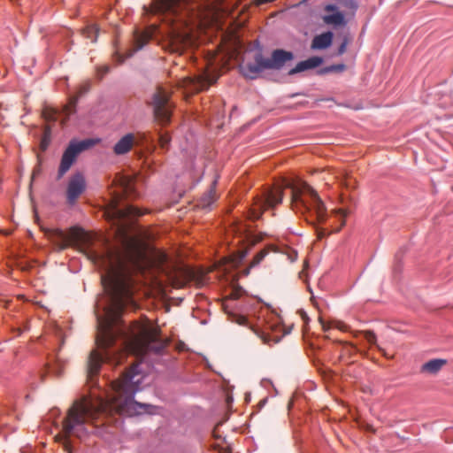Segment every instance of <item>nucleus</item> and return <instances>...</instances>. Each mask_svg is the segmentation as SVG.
Segmentation results:
<instances>
[{"label":"nucleus","instance_id":"29","mask_svg":"<svg viewBox=\"0 0 453 453\" xmlns=\"http://www.w3.org/2000/svg\"><path fill=\"white\" fill-rule=\"evenodd\" d=\"M335 213H336L337 215H339V216H340V218H341V221H342V222H341L340 226H339V227H337V228L334 230V232H339V231H340V229H341V228L344 226V224H345V218L347 217V215H348L349 211H348L346 209H339V210H337V211H335Z\"/></svg>","mask_w":453,"mask_h":453},{"label":"nucleus","instance_id":"37","mask_svg":"<svg viewBox=\"0 0 453 453\" xmlns=\"http://www.w3.org/2000/svg\"><path fill=\"white\" fill-rule=\"evenodd\" d=\"M41 173V167L38 165L36 166L33 171V178H35L36 175L40 174Z\"/></svg>","mask_w":453,"mask_h":453},{"label":"nucleus","instance_id":"4","mask_svg":"<svg viewBox=\"0 0 453 453\" xmlns=\"http://www.w3.org/2000/svg\"><path fill=\"white\" fill-rule=\"evenodd\" d=\"M203 0H153L152 12L169 19L171 25L188 26L189 18L202 8Z\"/></svg>","mask_w":453,"mask_h":453},{"label":"nucleus","instance_id":"31","mask_svg":"<svg viewBox=\"0 0 453 453\" xmlns=\"http://www.w3.org/2000/svg\"><path fill=\"white\" fill-rule=\"evenodd\" d=\"M111 70L109 65L98 66L96 68V74L99 80H102Z\"/></svg>","mask_w":453,"mask_h":453},{"label":"nucleus","instance_id":"17","mask_svg":"<svg viewBox=\"0 0 453 453\" xmlns=\"http://www.w3.org/2000/svg\"><path fill=\"white\" fill-rule=\"evenodd\" d=\"M104 323L105 324L107 323L109 325L108 326L114 335V342H113L112 346L111 347V350L117 351L118 358L120 360V356H121L120 349L115 348V344H116L117 338H118L119 334H121V332H118L117 330L113 329V327L111 326V321L108 318H97V327H98L97 336L100 335V331H101L102 327L104 326Z\"/></svg>","mask_w":453,"mask_h":453},{"label":"nucleus","instance_id":"3","mask_svg":"<svg viewBox=\"0 0 453 453\" xmlns=\"http://www.w3.org/2000/svg\"><path fill=\"white\" fill-rule=\"evenodd\" d=\"M292 191V203L301 206L308 215V222L311 225L323 224L326 221L327 213L324 202L313 188L304 181L286 184Z\"/></svg>","mask_w":453,"mask_h":453},{"label":"nucleus","instance_id":"43","mask_svg":"<svg viewBox=\"0 0 453 453\" xmlns=\"http://www.w3.org/2000/svg\"><path fill=\"white\" fill-rule=\"evenodd\" d=\"M1 233H2V235L6 234L4 229L1 230Z\"/></svg>","mask_w":453,"mask_h":453},{"label":"nucleus","instance_id":"30","mask_svg":"<svg viewBox=\"0 0 453 453\" xmlns=\"http://www.w3.org/2000/svg\"><path fill=\"white\" fill-rule=\"evenodd\" d=\"M349 42V38L348 35H344L342 38V42L337 50V53H336L337 56H342V54L345 53Z\"/></svg>","mask_w":453,"mask_h":453},{"label":"nucleus","instance_id":"13","mask_svg":"<svg viewBox=\"0 0 453 453\" xmlns=\"http://www.w3.org/2000/svg\"><path fill=\"white\" fill-rule=\"evenodd\" d=\"M283 198V191L280 188L267 190L264 199L260 202V207L266 209L267 207H274L281 203Z\"/></svg>","mask_w":453,"mask_h":453},{"label":"nucleus","instance_id":"28","mask_svg":"<svg viewBox=\"0 0 453 453\" xmlns=\"http://www.w3.org/2000/svg\"><path fill=\"white\" fill-rule=\"evenodd\" d=\"M50 142V131H46L44 134H43V136L41 140V144H40V147H41V150L42 151L46 150L47 148L49 147V144Z\"/></svg>","mask_w":453,"mask_h":453},{"label":"nucleus","instance_id":"23","mask_svg":"<svg viewBox=\"0 0 453 453\" xmlns=\"http://www.w3.org/2000/svg\"><path fill=\"white\" fill-rule=\"evenodd\" d=\"M89 89H90V82L89 81H86V82L82 83L81 85H80L75 92V95L73 97V104H76L81 96H83L89 91Z\"/></svg>","mask_w":453,"mask_h":453},{"label":"nucleus","instance_id":"22","mask_svg":"<svg viewBox=\"0 0 453 453\" xmlns=\"http://www.w3.org/2000/svg\"><path fill=\"white\" fill-rule=\"evenodd\" d=\"M214 188L213 187L211 188L209 191H207L201 198L200 200V205L203 208H210L211 205L213 203L215 198H214Z\"/></svg>","mask_w":453,"mask_h":453},{"label":"nucleus","instance_id":"16","mask_svg":"<svg viewBox=\"0 0 453 453\" xmlns=\"http://www.w3.org/2000/svg\"><path fill=\"white\" fill-rule=\"evenodd\" d=\"M447 363L446 359L434 358L424 363L420 368L421 372H428L430 374H436L441 371L442 366Z\"/></svg>","mask_w":453,"mask_h":453},{"label":"nucleus","instance_id":"27","mask_svg":"<svg viewBox=\"0 0 453 453\" xmlns=\"http://www.w3.org/2000/svg\"><path fill=\"white\" fill-rule=\"evenodd\" d=\"M171 116L172 115H165V114L153 115V119L157 124H158L160 126H165L171 121Z\"/></svg>","mask_w":453,"mask_h":453},{"label":"nucleus","instance_id":"7","mask_svg":"<svg viewBox=\"0 0 453 453\" xmlns=\"http://www.w3.org/2000/svg\"><path fill=\"white\" fill-rule=\"evenodd\" d=\"M89 409L85 403H75L69 409L67 417L63 421V430L66 435L73 434L80 439L88 434L85 426L86 416Z\"/></svg>","mask_w":453,"mask_h":453},{"label":"nucleus","instance_id":"8","mask_svg":"<svg viewBox=\"0 0 453 453\" xmlns=\"http://www.w3.org/2000/svg\"><path fill=\"white\" fill-rule=\"evenodd\" d=\"M96 143V140L89 138L81 141L72 140L62 155L58 171V180H60L66 173L81 152L88 150Z\"/></svg>","mask_w":453,"mask_h":453},{"label":"nucleus","instance_id":"45","mask_svg":"<svg viewBox=\"0 0 453 453\" xmlns=\"http://www.w3.org/2000/svg\"><path fill=\"white\" fill-rule=\"evenodd\" d=\"M1 303H2V305H3L4 303H5V301L2 298Z\"/></svg>","mask_w":453,"mask_h":453},{"label":"nucleus","instance_id":"40","mask_svg":"<svg viewBox=\"0 0 453 453\" xmlns=\"http://www.w3.org/2000/svg\"><path fill=\"white\" fill-rule=\"evenodd\" d=\"M245 320H246V319L244 317H241L238 322L240 324H244Z\"/></svg>","mask_w":453,"mask_h":453},{"label":"nucleus","instance_id":"41","mask_svg":"<svg viewBox=\"0 0 453 453\" xmlns=\"http://www.w3.org/2000/svg\"><path fill=\"white\" fill-rule=\"evenodd\" d=\"M65 448H66V450L68 451V453H73L70 449V446L68 444L65 446Z\"/></svg>","mask_w":453,"mask_h":453},{"label":"nucleus","instance_id":"33","mask_svg":"<svg viewBox=\"0 0 453 453\" xmlns=\"http://www.w3.org/2000/svg\"><path fill=\"white\" fill-rule=\"evenodd\" d=\"M266 252L265 251H260L255 256V265L259 264L265 257Z\"/></svg>","mask_w":453,"mask_h":453},{"label":"nucleus","instance_id":"46","mask_svg":"<svg viewBox=\"0 0 453 453\" xmlns=\"http://www.w3.org/2000/svg\"><path fill=\"white\" fill-rule=\"evenodd\" d=\"M4 426H7V424H4V423L2 422L1 426L3 427Z\"/></svg>","mask_w":453,"mask_h":453},{"label":"nucleus","instance_id":"39","mask_svg":"<svg viewBox=\"0 0 453 453\" xmlns=\"http://www.w3.org/2000/svg\"><path fill=\"white\" fill-rule=\"evenodd\" d=\"M320 323L324 331H327L330 328V326H327L322 319H320Z\"/></svg>","mask_w":453,"mask_h":453},{"label":"nucleus","instance_id":"9","mask_svg":"<svg viewBox=\"0 0 453 453\" xmlns=\"http://www.w3.org/2000/svg\"><path fill=\"white\" fill-rule=\"evenodd\" d=\"M86 189V180L82 173H76L73 174L68 183L66 190L67 203L70 205H73L78 197Z\"/></svg>","mask_w":453,"mask_h":453},{"label":"nucleus","instance_id":"25","mask_svg":"<svg viewBox=\"0 0 453 453\" xmlns=\"http://www.w3.org/2000/svg\"><path fill=\"white\" fill-rule=\"evenodd\" d=\"M340 6L349 10L351 15L354 16L358 9V3L356 0H342Z\"/></svg>","mask_w":453,"mask_h":453},{"label":"nucleus","instance_id":"42","mask_svg":"<svg viewBox=\"0 0 453 453\" xmlns=\"http://www.w3.org/2000/svg\"><path fill=\"white\" fill-rule=\"evenodd\" d=\"M41 113H48V112L46 111H42ZM51 113L57 114V113H59V112L55 111H52Z\"/></svg>","mask_w":453,"mask_h":453},{"label":"nucleus","instance_id":"34","mask_svg":"<svg viewBox=\"0 0 453 453\" xmlns=\"http://www.w3.org/2000/svg\"><path fill=\"white\" fill-rule=\"evenodd\" d=\"M162 147H166L170 142V137L167 134H160Z\"/></svg>","mask_w":453,"mask_h":453},{"label":"nucleus","instance_id":"2","mask_svg":"<svg viewBox=\"0 0 453 453\" xmlns=\"http://www.w3.org/2000/svg\"><path fill=\"white\" fill-rule=\"evenodd\" d=\"M142 379L138 365H135L114 382L113 388L119 396V411L121 414L134 416L155 413L157 406L134 400L136 392L142 389Z\"/></svg>","mask_w":453,"mask_h":453},{"label":"nucleus","instance_id":"15","mask_svg":"<svg viewBox=\"0 0 453 453\" xmlns=\"http://www.w3.org/2000/svg\"><path fill=\"white\" fill-rule=\"evenodd\" d=\"M322 19L325 24L333 26L335 28L345 27L348 23L345 17V13L343 12L335 13H326L322 16Z\"/></svg>","mask_w":453,"mask_h":453},{"label":"nucleus","instance_id":"11","mask_svg":"<svg viewBox=\"0 0 453 453\" xmlns=\"http://www.w3.org/2000/svg\"><path fill=\"white\" fill-rule=\"evenodd\" d=\"M323 62H324V58L322 57H319V56L311 57V58H307L306 60L300 61L299 63H297V65L294 68H291L288 72V75L292 76V75H295V74L302 73V72H305V71H308L311 69H315V68L320 66L323 64Z\"/></svg>","mask_w":453,"mask_h":453},{"label":"nucleus","instance_id":"19","mask_svg":"<svg viewBox=\"0 0 453 453\" xmlns=\"http://www.w3.org/2000/svg\"><path fill=\"white\" fill-rule=\"evenodd\" d=\"M165 347V344L161 340L157 339L154 335H150L145 343V349L147 351L161 354Z\"/></svg>","mask_w":453,"mask_h":453},{"label":"nucleus","instance_id":"14","mask_svg":"<svg viewBox=\"0 0 453 453\" xmlns=\"http://www.w3.org/2000/svg\"><path fill=\"white\" fill-rule=\"evenodd\" d=\"M134 134L128 133L119 139L113 147V151L116 155L127 154L132 148L134 143Z\"/></svg>","mask_w":453,"mask_h":453},{"label":"nucleus","instance_id":"36","mask_svg":"<svg viewBox=\"0 0 453 453\" xmlns=\"http://www.w3.org/2000/svg\"><path fill=\"white\" fill-rule=\"evenodd\" d=\"M367 339L370 342H373L376 340V335L373 333H369Z\"/></svg>","mask_w":453,"mask_h":453},{"label":"nucleus","instance_id":"26","mask_svg":"<svg viewBox=\"0 0 453 453\" xmlns=\"http://www.w3.org/2000/svg\"><path fill=\"white\" fill-rule=\"evenodd\" d=\"M62 369L63 362L59 357H57L56 364L55 365L50 366V371L55 373L57 376H60L62 374Z\"/></svg>","mask_w":453,"mask_h":453},{"label":"nucleus","instance_id":"10","mask_svg":"<svg viewBox=\"0 0 453 453\" xmlns=\"http://www.w3.org/2000/svg\"><path fill=\"white\" fill-rule=\"evenodd\" d=\"M150 104L153 107L152 113H172L173 111V104L169 100L167 94L165 92L158 91L155 93L152 96Z\"/></svg>","mask_w":453,"mask_h":453},{"label":"nucleus","instance_id":"20","mask_svg":"<svg viewBox=\"0 0 453 453\" xmlns=\"http://www.w3.org/2000/svg\"><path fill=\"white\" fill-rule=\"evenodd\" d=\"M346 69V65L343 63L334 64L331 65L324 66L317 70L318 75H326L331 73H342Z\"/></svg>","mask_w":453,"mask_h":453},{"label":"nucleus","instance_id":"38","mask_svg":"<svg viewBox=\"0 0 453 453\" xmlns=\"http://www.w3.org/2000/svg\"><path fill=\"white\" fill-rule=\"evenodd\" d=\"M317 232L320 238L326 234V230L322 228H317Z\"/></svg>","mask_w":453,"mask_h":453},{"label":"nucleus","instance_id":"44","mask_svg":"<svg viewBox=\"0 0 453 453\" xmlns=\"http://www.w3.org/2000/svg\"><path fill=\"white\" fill-rule=\"evenodd\" d=\"M1 318H2V321H3V320L4 319V314H3V313H2V315H1Z\"/></svg>","mask_w":453,"mask_h":453},{"label":"nucleus","instance_id":"18","mask_svg":"<svg viewBox=\"0 0 453 453\" xmlns=\"http://www.w3.org/2000/svg\"><path fill=\"white\" fill-rule=\"evenodd\" d=\"M113 213H114V216L119 220H124L126 218H127L129 216H140L142 214L139 209H137L132 205H127L125 208L116 207V208H114Z\"/></svg>","mask_w":453,"mask_h":453},{"label":"nucleus","instance_id":"35","mask_svg":"<svg viewBox=\"0 0 453 453\" xmlns=\"http://www.w3.org/2000/svg\"><path fill=\"white\" fill-rule=\"evenodd\" d=\"M129 347V342L127 339H123L121 342L120 349H127Z\"/></svg>","mask_w":453,"mask_h":453},{"label":"nucleus","instance_id":"32","mask_svg":"<svg viewBox=\"0 0 453 453\" xmlns=\"http://www.w3.org/2000/svg\"><path fill=\"white\" fill-rule=\"evenodd\" d=\"M325 12L328 13L342 12L340 7L334 4H328L324 7Z\"/></svg>","mask_w":453,"mask_h":453},{"label":"nucleus","instance_id":"1","mask_svg":"<svg viewBox=\"0 0 453 453\" xmlns=\"http://www.w3.org/2000/svg\"><path fill=\"white\" fill-rule=\"evenodd\" d=\"M146 250V242L139 236L128 234L124 226L118 228L115 243L106 245L100 256L104 267L101 283L112 304L120 305L124 282L132 273L142 269Z\"/></svg>","mask_w":453,"mask_h":453},{"label":"nucleus","instance_id":"6","mask_svg":"<svg viewBox=\"0 0 453 453\" xmlns=\"http://www.w3.org/2000/svg\"><path fill=\"white\" fill-rule=\"evenodd\" d=\"M294 58L295 55L292 51L283 49L273 50L270 58H264L262 52L259 51L254 55V63L239 65V72L244 78L255 80L265 69H282Z\"/></svg>","mask_w":453,"mask_h":453},{"label":"nucleus","instance_id":"5","mask_svg":"<svg viewBox=\"0 0 453 453\" xmlns=\"http://www.w3.org/2000/svg\"><path fill=\"white\" fill-rule=\"evenodd\" d=\"M108 326L107 323H104L100 331V335L96 337V344L100 350H93L88 357L87 377L92 386L96 384L94 381V377L99 372L103 363L113 362L119 364L120 362L118 358L117 351L111 350V347L114 342V335Z\"/></svg>","mask_w":453,"mask_h":453},{"label":"nucleus","instance_id":"12","mask_svg":"<svg viewBox=\"0 0 453 453\" xmlns=\"http://www.w3.org/2000/svg\"><path fill=\"white\" fill-rule=\"evenodd\" d=\"M334 33L330 30L323 32L313 37L311 49L313 50H324L331 47L334 41Z\"/></svg>","mask_w":453,"mask_h":453},{"label":"nucleus","instance_id":"24","mask_svg":"<svg viewBox=\"0 0 453 453\" xmlns=\"http://www.w3.org/2000/svg\"><path fill=\"white\" fill-rule=\"evenodd\" d=\"M144 44H145V42L138 43V45L134 50H130L127 54V56H123V55L119 54V52H116L115 53L116 61L119 64H122L127 58H131L135 52L141 50L143 48Z\"/></svg>","mask_w":453,"mask_h":453},{"label":"nucleus","instance_id":"21","mask_svg":"<svg viewBox=\"0 0 453 453\" xmlns=\"http://www.w3.org/2000/svg\"><path fill=\"white\" fill-rule=\"evenodd\" d=\"M98 33H99V28L95 24L88 25L82 30V35L85 37L90 39L92 42H96L97 36H98Z\"/></svg>","mask_w":453,"mask_h":453}]
</instances>
